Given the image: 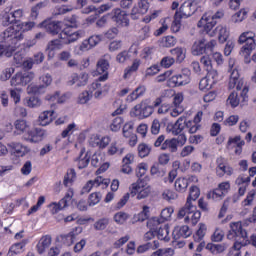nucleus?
Segmentation results:
<instances>
[{
    "instance_id": "1",
    "label": "nucleus",
    "mask_w": 256,
    "mask_h": 256,
    "mask_svg": "<svg viewBox=\"0 0 256 256\" xmlns=\"http://www.w3.org/2000/svg\"><path fill=\"white\" fill-rule=\"evenodd\" d=\"M82 37H85V30L73 31L70 27L64 28L60 33V39H54L47 44L46 51L49 59L55 57V51L61 50L64 45L75 43V41L82 39Z\"/></svg>"
},
{
    "instance_id": "2",
    "label": "nucleus",
    "mask_w": 256,
    "mask_h": 256,
    "mask_svg": "<svg viewBox=\"0 0 256 256\" xmlns=\"http://www.w3.org/2000/svg\"><path fill=\"white\" fill-rule=\"evenodd\" d=\"M217 25V21L213 20L211 16H205L198 21L197 27L204 29L206 35L209 37L218 36L219 43H225L229 39V29L225 25H218L214 30L213 27Z\"/></svg>"
},
{
    "instance_id": "3",
    "label": "nucleus",
    "mask_w": 256,
    "mask_h": 256,
    "mask_svg": "<svg viewBox=\"0 0 256 256\" xmlns=\"http://www.w3.org/2000/svg\"><path fill=\"white\" fill-rule=\"evenodd\" d=\"M33 29H35V22L33 21L18 22L4 31V37H6L7 41L21 47V41L25 39L23 33H27Z\"/></svg>"
},
{
    "instance_id": "4",
    "label": "nucleus",
    "mask_w": 256,
    "mask_h": 256,
    "mask_svg": "<svg viewBox=\"0 0 256 256\" xmlns=\"http://www.w3.org/2000/svg\"><path fill=\"white\" fill-rule=\"evenodd\" d=\"M229 227L230 230L227 233L229 241H235L234 243H239L240 245H249V235L247 230L243 229L241 221L231 222Z\"/></svg>"
},
{
    "instance_id": "5",
    "label": "nucleus",
    "mask_w": 256,
    "mask_h": 256,
    "mask_svg": "<svg viewBox=\"0 0 256 256\" xmlns=\"http://www.w3.org/2000/svg\"><path fill=\"white\" fill-rule=\"evenodd\" d=\"M128 191L130 197H135L137 201H143V199H147L151 195V185L145 182L144 179L139 178L128 187Z\"/></svg>"
},
{
    "instance_id": "6",
    "label": "nucleus",
    "mask_w": 256,
    "mask_h": 256,
    "mask_svg": "<svg viewBox=\"0 0 256 256\" xmlns=\"http://www.w3.org/2000/svg\"><path fill=\"white\" fill-rule=\"evenodd\" d=\"M178 219L184 218V223H191V225H196L201 219V212L197 210V206L185 204L179 209L177 213Z\"/></svg>"
},
{
    "instance_id": "7",
    "label": "nucleus",
    "mask_w": 256,
    "mask_h": 256,
    "mask_svg": "<svg viewBox=\"0 0 256 256\" xmlns=\"http://www.w3.org/2000/svg\"><path fill=\"white\" fill-rule=\"evenodd\" d=\"M154 108L149 105V102L142 101L133 107L130 111L131 117H137L138 119H147V117H151L153 115Z\"/></svg>"
},
{
    "instance_id": "8",
    "label": "nucleus",
    "mask_w": 256,
    "mask_h": 256,
    "mask_svg": "<svg viewBox=\"0 0 256 256\" xmlns=\"http://www.w3.org/2000/svg\"><path fill=\"white\" fill-rule=\"evenodd\" d=\"M35 79L34 72H17L10 80L11 87H27Z\"/></svg>"
},
{
    "instance_id": "9",
    "label": "nucleus",
    "mask_w": 256,
    "mask_h": 256,
    "mask_svg": "<svg viewBox=\"0 0 256 256\" xmlns=\"http://www.w3.org/2000/svg\"><path fill=\"white\" fill-rule=\"evenodd\" d=\"M111 180L103 178L101 176L96 177L94 180L87 181L81 189V195H87L91 193V190L95 187H101V189H107Z\"/></svg>"
},
{
    "instance_id": "10",
    "label": "nucleus",
    "mask_w": 256,
    "mask_h": 256,
    "mask_svg": "<svg viewBox=\"0 0 256 256\" xmlns=\"http://www.w3.org/2000/svg\"><path fill=\"white\" fill-rule=\"evenodd\" d=\"M64 25L65 24L63 22H55L51 21V19H46L38 24V27L40 29H45L48 33H51V35H57L65 31V29H63Z\"/></svg>"
},
{
    "instance_id": "11",
    "label": "nucleus",
    "mask_w": 256,
    "mask_h": 256,
    "mask_svg": "<svg viewBox=\"0 0 256 256\" xmlns=\"http://www.w3.org/2000/svg\"><path fill=\"white\" fill-rule=\"evenodd\" d=\"M191 83V72L184 70L182 74L172 76L168 80V87H183V85H189Z\"/></svg>"
},
{
    "instance_id": "12",
    "label": "nucleus",
    "mask_w": 256,
    "mask_h": 256,
    "mask_svg": "<svg viewBox=\"0 0 256 256\" xmlns=\"http://www.w3.org/2000/svg\"><path fill=\"white\" fill-rule=\"evenodd\" d=\"M195 11H197V1H186L176 11L175 15L180 19H188Z\"/></svg>"
},
{
    "instance_id": "13",
    "label": "nucleus",
    "mask_w": 256,
    "mask_h": 256,
    "mask_svg": "<svg viewBox=\"0 0 256 256\" xmlns=\"http://www.w3.org/2000/svg\"><path fill=\"white\" fill-rule=\"evenodd\" d=\"M83 233L82 227H75L67 234H61L57 237L58 241H60L66 247H71L73 243H75L77 237Z\"/></svg>"
},
{
    "instance_id": "14",
    "label": "nucleus",
    "mask_w": 256,
    "mask_h": 256,
    "mask_svg": "<svg viewBox=\"0 0 256 256\" xmlns=\"http://www.w3.org/2000/svg\"><path fill=\"white\" fill-rule=\"evenodd\" d=\"M108 74H104L100 76L96 81L88 86V92L95 99H100L101 95H103V84L101 82L107 81Z\"/></svg>"
},
{
    "instance_id": "15",
    "label": "nucleus",
    "mask_w": 256,
    "mask_h": 256,
    "mask_svg": "<svg viewBox=\"0 0 256 256\" xmlns=\"http://www.w3.org/2000/svg\"><path fill=\"white\" fill-rule=\"evenodd\" d=\"M1 37L3 41L0 42V57H3V55L5 57H12L13 53L19 49V46L8 41L5 37V32L1 34Z\"/></svg>"
},
{
    "instance_id": "16",
    "label": "nucleus",
    "mask_w": 256,
    "mask_h": 256,
    "mask_svg": "<svg viewBox=\"0 0 256 256\" xmlns=\"http://www.w3.org/2000/svg\"><path fill=\"white\" fill-rule=\"evenodd\" d=\"M112 19L117 27H129V14L120 8H115L111 12Z\"/></svg>"
},
{
    "instance_id": "17",
    "label": "nucleus",
    "mask_w": 256,
    "mask_h": 256,
    "mask_svg": "<svg viewBox=\"0 0 256 256\" xmlns=\"http://www.w3.org/2000/svg\"><path fill=\"white\" fill-rule=\"evenodd\" d=\"M149 11V1L139 0L131 10V18L134 20L139 19L141 16L145 15Z\"/></svg>"
},
{
    "instance_id": "18",
    "label": "nucleus",
    "mask_w": 256,
    "mask_h": 256,
    "mask_svg": "<svg viewBox=\"0 0 256 256\" xmlns=\"http://www.w3.org/2000/svg\"><path fill=\"white\" fill-rule=\"evenodd\" d=\"M87 83H89V73L87 72H82L80 74L74 73L68 80V85H76V87H85Z\"/></svg>"
},
{
    "instance_id": "19",
    "label": "nucleus",
    "mask_w": 256,
    "mask_h": 256,
    "mask_svg": "<svg viewBox=\"0 0 256 256\" xmlns=\"http://www.w3.org/2000/svg\"><path fill=\"white\" fill-rule=\"evenodd\" d=\"M217 166H216V175L217 177H225V175H228V177H231L233 175V167L227 165V162L223 158H217L216 160Z\"/></svg>"
},
{
    "instance_id": "20",
    "label": "nucleus",
    "mask_w": 256,
    "mask_h": 256,
    "mask_svg": "<svg viewBox=\"0 0 256 256\" xmlns=\"http://www.w3.org/2000/svg\"><path fill=\"white\" fill-rule=\"evenodd\" d=\"M243 85H245V82L239 79V70H232V72H230L228 89H235L236 87L237 91H241V89H243Z\"/></svg>"
},
{
    "instance_id": "21",
    "label": "nucleus",
    "mask_w": 256,
    "mask_h": 256,
    "mask_svg": "<svg viewBox=\"0 0 256 256\" xmlns=\"http://www.w3.org/2000/svg\"><path fill=\"white\" fill-rule=\"evenodd\" d=\"M45 137V130L39 128L30 129L27 133L26 141L29 143H39Z\"/></svg>"
},
{
    "instance_id": "22",
    "label": "nucleus",
    "mask_w": 256,
    "mask_h": 256,
    "mask_svg": "<svg viewBox=\"0 0 256 256\" xmlns=\"http://www.w3.org/2000/svg\"><path fill=\"white\" fill-rule=\"evenodd\" d=\"M187 129V117L181 116L177 121L171 126L172 135H181L183 131Z\"/></svg>"
},
{
    "instance_id": "23",
    "label": "nucleus",
    "mask_w": 256,
    "mask_h": 256,
    "mask_svg": "<svg viewBox=\"0 0 256 256\" xmlns=\"http://www.w3.org/2000/svg\"><path fill=\"white\" fill-rule=\"evenodd\" d=\"M243 145H245V141L241 140V136H236L234 138H229L227 149H233L235 147V154L241 155L243 152Z\"/></svg>"
},
{
    "instance_id": "24",
    "label": "nucleus",
    "mask_w": 256,
    "mask_h": 256,
    "mask_svg": "<svg viewBox=\"0 0 256 256\" xmlns=\"http://www.w3.org/2000/svg\"><path fill=\"white\" fill-rule=\"evenodd\" d=\"M8 147L11 149L12 153H14V155H17L18 157H25V155H27V153L31 151L29 147L17 142L9 143Z\"/></svg>"
},
{
    "instance_id": "25",
    "label": "nucleus",
    "mask_w": 256,
    "mask_h": 256,
    "mask_svg": "<svg viewBox=\"0 0 256 256\" xmlns=\"http://www.w3.org/2000/svg\"><path fill=\"white\" fill-rule=\"evenodd\" d=\"M14 135H23L24 133H29L31 125L25 119H17L14 122Z\"/></svg>"
},
{
    "instance_id": "26",
    "label": "nucleus",
    "mask_w": 256,
    "mask_h": 256,
    "mask_svg": "<svg viewBox=\"0 0 256 256\" xmlns=\"http://www.w3.org/2000/svg\"><path fill=\"white\" fill-rule=\"evenodd\" d=\"M52 238L49 235L42 236L36 245L39 255H43L51 247Z\"/></svg>"
},
{
    "instance_id": "27",
    "label": "nucleus",
    "mask_w": 256,
    "mask_h": 256,
    "mask_svg": "<svg viewBox=\"0 0 256 256\" xmlns=\"http://www.w3.org/2000/svg\"><path fill=\"white\" fill-rule=\"evenodd\" d=\"M55 111L53 110H46L40 113L38 117V121L42 127H47V125H51L53 123V119H55Z\"/></svg>"
},
{
    "instance_id": "28",
    "label": "nucleus",
    "mask_w": 256,
    "mask_h": 256,
    "mask_svg": "<svg viewBox=\"0 0 256 256\" xmlns=\"http://www.w3.org/2000/svg\"><path fill=\"white\" fill-rule=\"evenodd\" d=\"M172 237L175 239V241H177V239H181V237L187 239V237H191V229H189V226L187 225L175 227L172 232Z\"/></svg>"
},
{
    "instance_id": "29",
    "label": "nucleus",
    "mask_w": 256,
    "mask_h": 256,
    "mask_svg": "<svg viewBox=\"0 0 256 256\" xmlns=\"http://www.w3.org/2000/svg\"><path fill=\"white\" fill-rule=\"evenodd\" d=\"M253 49H255V40H251V43H246V45L241 48L240 55L244 57L245 63H251L249 57L251 53H253Z\"/></svg>"
},
{
    "instance_id": "30",
    "label": "nucleus",
    "mask_w": 256,
    "mask_h": 256,
    "mask_svg": "<svg viewBox=\"0 0 256 256\" xmlns=\"http://www.w3.org/2000/svg\"><path fill=\"white\" fill-rule=\"evenodd\" d=\"M25 245H27V240H22L21 242L13 244L6 256L21 255L25 251Z\"/></svg>"
},
{
    "instance_id": "31",
    "label": "nucleus",
    "mask_w": 256,
    "mask_h": 256,
    "mask_svg": "<svg viewBox=\"0 0 256 256\" xmlns=\"http://www.w3.org/2000/svg\"><path fill=\"white\" fill-rule=\"evenodd\" d=\"M170 229L169 225L160 226L159 229L156 230V236L160 241H165L166 243L171 241V235H169Z\"/></svg>"
},
{
    "instance_id": "32",
    "label": "nucleus",
    "mask_w": 256,
    "mask_h": 256,
    "mask_svg": "<svg viewBox=\"0 0 256 256\" xmlns=\"http://www.w3.org/2000/svg\"><path fill=\"white\" fill-rule=\"evenodd\" d=\"M88 3V0H77L76 9H81V13H83V15H89V13H93V11H95L96 7L88 5Z\"/></svg>"
},
{
    "instance_id": "33",
    "label": "nucleus",
    "mask_w": 256,
    "mask_h": 256,
    "mask_svg": "<svg viewBox=\"0 0 256 256\" xmlns=\"http://www.w3.org/2000/svg\"><path fill=\"white\" fill-rule=\"evenodd\" d=\"M203 53H206L205 39L196 40L192 45V55L199 57V55H203Z\"/></svg>"
},
{
    "instance_id": "34",
    "label": "nucleus",
    "mask_w": 256,
    "mask_h": 256,
    "mask_svg": "<svg viewBox=\"0 0 256 256\" xmlns=\"http://www.w3.org/2000/svg\"><path fill=\"white\" fill-rule=\"evenodd\" d=\"M139 67H141V59H134L131 66L127 67L124 70V79H129L133 73H136V71H139Z\"/></svg>"
},
{
    "instance_id": "35",
    "label": "nucleus",
    "mask_w": 256,
    "mask_h": 256,
    "mask_svg": "<svg viewBox=\"0 0 256 256\" xmlns=\"http://www.w3.org/2000/svg\"><path fill=\"white\" fill-rule=\"evenodd\" d=\"M201 195V190L197 186H191L189 189V195L187 197L185 205H193V201L199 199Z\"/></svg>"
},
{
    "instance_id": "36",
    "label": "nucleus",
    "mask_w": 256,
    "mask_h": 256,
    "mask_svg": "<svg viewBox=\"0 0 256 256\" xmlns=\"http://www.w3.org/2000/svg\"><path fill=\"white\" fill-rule=\"evenodd\" d=\"M162 151H170V153H177L178 145L175 138L166 139L161 145Z\"/></svg>"
},
{
    "instance_id": "37",
    "label": "nucleus",
    "mask_w": 256,
    "mask_h": 256,
    "mask_svg": "<svg viewBox=\"0 0 256 256\" xmlns=\"http://www.w3.org/2000/svg\"><path fill=\"white\" fill-rule=\"evenodd\" d=\"M249 14V9L242 8L235 14L231 16V22L232 23H243L245 19H247V15Z\"/></svg>"
},
{
    "instance_id": "38",
    "label": "nucleus",
    "mask_w": 256,
    "mask_h": 256,
    "mask_svg": "<svg viewBox=\"0 0 256 256\" xmlns=\"http://www.w3.org/2000/svg\"><path fill=\"white\" fill-rule=\"evenodd\" d=\"M75 131H79V126H77L75 122L68 124L66 128L61 132L62 139L68 138V141L70 143L71 141L69 140V138L75 133Z\"/></svg>"
},
{
    "instance_id": "39",
    "label": "nucleus",
    "mask_w": 256,
    "mask_h": 256,
    "mask_svg": "<svg viewBox=\"0 0 256 256\" xmlns=\"http://www.w3.org/2000/svg\"><path fill=\"white\" fill-rule=\"evenodd\" d=\"M206 234H207V225L200 223L198 230L193 236L195 243H201V241H203V238L205 237Z\"/></svg>"
},
{
    "instance_id": "40",
    "label": "nucleus",
    "mask_w": 256,
    "mask_h": 256,
    "mask_svg": "<svg viewBox=\"0 0 256 256\" xmlns=\"http://www.w3.org/2000/svg\"><path fill=\"white\" fill-rule=\"evenodd\" d=\"M187 187H189V179H187V178H178L175 181V189L179 193H185V191H187Z\"/></svg>"
},
{
    "instance_id": "41",
    "label": "nucleus",
    "mask_w": 256,
    "mask_h": 256,
    "mask_svg": "<svg viewBox=\"0 0 256 256\" xmlns=\"http://www.w3.org/2000/svg\"><path fill=\"white\" fill-rule=\"evenodd\" d=\"M251 41H255V33L252 31L243 32L238 38L239 45H243V43H251Z\"/></svg>"
},
{
    "instance_id": "42",
    "label": "nucleus",
    "mask_w": 256,
    "mask_h": 256,
    "mask_svg": "<svg viewBox=\"0 0 256 256\" xmlns=\"http://www.w3.org/2000/svg\"><path fill=\"white\" fill-rule=\"evenodd\" d=\"M170 53L171 55H173V57H176L178 63H182V61H185V55L187 51L185 50V48L176 47L170 50Z\"/></svg>"
},
{
    "instance_id": "43",
    "label": "nucleus",
    "mask_w": 256,
    "mask_h": 256,
    "mask_svg": "<svg viewBox=\"0 0 256 256\" xmlns=\"http://www.w3.org/2000/svg\"><path fill=\"white\" fill-rule=\"evenodd\" d=\"M149 217H151V207L147 205H144L142 207V211L136 215L137 221H140L141 223H143V221H147Z\"/></svg>"
},
{
    "instance_id": "44",
    "label": "nucleus",
    "mask_w": 256,
    "mask_h": 256,
    "mask_svg": "<svg viewBox=\"0 0 256 256\" xmlns=\"http://www.w3.org/2000/svg\"><path fill=\"white\" fill-rule=\"evenodd\" d=\"M45 7H47V1L39 2L38 4L31 8L30 18L32 19V21H35V19L39 17V11H41V9Z\"/></svg>"
},
{
    "instance_id": "45",
    "label": "nucleus",
    "mask_w": 256,
    "mask_h": 256,
    "mask_svg": "<svg viewBox=\"0 0 256 256\" xmlns=\"http://www.w3.org/2000/svg\"><path fill=\"white\" fill-rule=\"evenodd\" d=\"M97 73L100 75H109L107 71H109V61L105 59H100L97 63V68H96Z\"/></svg>"
},
{
    "instance_id": "46",
    "label": "nucleus",
    "mask_w": 256,
    "mask_h": 256,
    "mask_svg": "<svg viewBox=\"0 0 256 256\" xmlns=\"http://www.w3.org/2000/svg\"><path fill=\"white\" fill-rule=\"evenodd\" d=\"M207 199L217 202L223 201V199H225V196L220 190H218V188H215L212 191L208 192Z\"/></svg>"
},
{
    "instance_id": "47",
    "label": "nucleus",
    "mask_w": 256,
    "mask_h": 256,
    "mask_svg": "<svg viewBox=\"0 0 256 256\" xmlns=\"http://www.w3.org/2000/svg\"><path fill=\"white\" fill-rule=\"evenodd\" d=\"M161 223H163V220L159 217H152L147 221V227L148 229H151L155 232L161 227Z\"/></svg>"
},
{
    "instance_id": "48",
    "label": "nucleus",
    "mask_w": 256,
    "mask_h": 256,
    "mask_svg": "<svg viewBox=\"0 0 256 256\" xmlns=\"http://www.w3.org/2000/svg\"><path fill=\"white\" fill-rule=\"evenodd\" d=\"M42 103L43 102L41 101V98H39L37 96H31L26 99V105L30 109H38V107H40L42 105Z\"/></svg>"
},
{
    "instance_id": "49",
    "label": "nucleus",
    "mask_w": 256,
    "mask_h": 256,
    "mask_svg": "<svg viewBox=\"0 0 256 256\" xmlns=\"http://www.w3.org/2000/svg\"><path fill=\"white\" fill-rule=\"evenodd\" d=\"M177 40L173 36H165L160 40V47H175Z\"/></svg>"
},
{
    "instance_id": "50",
    "label": "nucleus",
    "mask_w": 256,
    "mask_h": 256,
    "mask_svg": "<svg viewBox=\"0 0 256 256\" xmlns=\"http://www.w3.org/2000/svg\"><path fill=\"white\" fill-rule=\"evenodd\" d=\"M239 94L237 92H231L228 96V99L226 101L227 105H230V107H239L240 103Z\"/></svg>"
},
{
    "instance_id": "51",
    "label": "nucleus",
    "mask_w": 256,
    "mask_h": 256,
    "mask_svg": "<svg viewBox=\"0 0 256 256\" xmlns=\"http://www.w3.org/2000/svg\"><path fill=\"white\" fill-rule=\"evenodd\" d=\"M75 179H77V173L75 172V169H69L64 177V185L68 187V185H71L75 182Z\"/></svg>"
},
{
    "instance_id": "52",
    "label": "nucleus",
    "mask_w": 256,
    "mask_h": 256,
    "mask_svg": "<svg viewBox=\"0 0 256 256\" xmlns=\"http://www.w3.org/2000/svg\"><path fill=\"white\" fill-rule=\"evenodd\" d=\"M21 93H23V89L21 88L16 87V88L10 89V97L15 103V105H17L18 103H21Z\"/></svg>"
},
{
    "instance_id": "53",
    "label": "nucleus",
    "mask_w": 256,
    "mask_h": 256,
    "mask_svg": "<svg viewBox=\"0 0 256 256\" xmlns=\"http://www.w3.org/2000/svg\"><path fill=\"white\" fill-rule=\"evenodd\" d=\"M91 99H93V95H91L89 90H85L79 94L77 101L80 105H87V103L90 102Z\"/></svg>"
},
{
    "instance_id": "54",
    "label": "nucleus",
    "mask_w": 256,
    "mask_h": 256,
    "mask_svg": "<svg viewBox=\"0 0 256 256\" xmlns=\"http://www.w3.org/2000/svg\"><path fill=\"white\" fill-rule=\"evenodd\" d=\"M215 84L206 76L200 80L199 89L201 91H209Z\"/></svg>"
},
{
    "instance_id": "55",
    "label": "nucleus",
    "mask_w": 256,
    "mask_h": 256,
    "mask_svg": "<svg viewBox=\"0 0 256 256\" xmlns=\"http://www.w3.org/2000/svg\"><path fill=\"white\" fill-rule=\"evenodd\" d=\"M173 77V70H167L163 74L158 75L155 78L156 83H163L167 81V85H169V80Z\"/></svg>"
},
{
    "instance_id": "56",
    "label": "nucleus",
    "mask_w": 256,
    "mask_h": 256,
    "mask_svg": "<svg viewBox=\"0 0 256 256\" xmlns=\"http://www.w3.org/2000/svg\"><path fill=\"white\" fill-rule=\"evenodd\" d=\"M225 238V232L221 228H216L214 233L211 236V241L214 243H221Z\"/></svg>"
},
{
    "instance_id": "57",
    "label": "nucleus",
    "mask_w": 256,
    "mask_h": 256,
    "mask_svg": "<svg viewBox=\"0 0 256 256\" xmlns=\"http://www.w3.org/2000/svg\"><path fill=\"white\" fill-rule=\"evenodd\" d=\"M173 255H175V250L173 248H160L151 254V256H173Z\"/></svg>"
},
{
    "instance_id": "58",
    "label": "nucleus",
    "mask_w": 256,
    "mask_h": 256,
    "mask_svg": "<svg viewBox=\"0 0 256 256\" xmlns=\"http://www.w3.org/2000/svg\"><path fill=\"white\" fill-rule=\"evenodd\" d=\"M149 153H151V146L141 143L138 145V155L142 159L148 157Z\"/></svg>"
},
{
    "instance_id": "59",
    "label": "nucleus",
    "mask_w": 256,
    "mask_h": 256,
    "mask_svg": "<svg viewBox=\"0 0 256 256\" xmlns=\"http://www.w3.org/2000/svg\"><path fill=\"white\" fill-rule=\"evenodd\" d=\"M173 213H175V209L173 207L164 208L161 211L160 219L162 220V222L170 221L171 220V215H173Z\"/></svg>"
},
{
    "instance_id": "60",
    "label": "nucleus",
    "mask_w": 256,
    "mask_h": 256,
    "mask_svg": "<svg viewBox=\"0 0 256 256\" xmlns=\"http://www.w3.org/2000/svg\"><path fill=\"white\" fill-rule=\"evenodd\" d=\"M128 219H129V214L125 212H117L114 215V221L115 223H117V225H124V223H126Z\"/></svg>"
},
{
    "instance_id": "61",
    "label": "nucleus",
    "mask_w": 256,
    "mask_h": 256,
    "mask_svg": "<svg viewBox=\"0 0 256 256\" xmlns=\"http://www.w3.org/2000/svg\"><path fill=\"white\" fill-rule=\"evenodd\" d=\"M1 23L4 27H9V25H15V20L11 16V12H5L2 14Z\"/></svg>"
},
{
    "instance_id": "62",
    "label": "nucleus",
    "mask_w": 256,
    "mask_h": 256,
    "mask_svg": "<svg viewBox=\"0 0 256 256\" xmlns=\"http://www.w3.org/2000/svg\"><path fill=\"white\" fill-rule=\"evenodd\" d=\"M123 151H125V148H120L117 142H112L108 147V155H117V153L123 155Z\"/></svg>"
},
{
    "instance_id": "63",
    "label": "nucleus",
    "mask_w": 256,
    "mask_h": 256,
    "mask_svg": "<svg viewBox=\"0 0 256 256\" xmlns=\"http://www.w3.org/2000/svg\"><path fill=\"white\" fill-rule=\"evenodd\" d=\"M249 244H239V242L234 243L233 246L230 248L229 255L231 256H242L241 255V248L246 247Z\"/></svg>"
},
{
    "instance_id": "64",
    "label": "nucleus",
    "mask_w": 256,
    "mask_h": 256,
    "mask_svg": "<svg viewBox=\"0 0 256 256\" xmlns=\"http://www.w3.org/2000/svg\"><path fill=\"white\" fill-rule=\"evenodd\" d=\"M102 195L99 192H94L89 195L88 203L90 207H94V205H97L101 201Z\"/></svg>"
}]
</instances>
